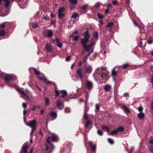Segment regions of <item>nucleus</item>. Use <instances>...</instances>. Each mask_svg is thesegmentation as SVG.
<instances>
[{
    "label": "nucleus",
    "mask_w": 153,
    "mask_h": 153,
    "mask_svg": "<svg viewBox=\"0 0 153 153\" xmlns=\"http://www.w3.org/2000/svg\"><path fill=\"white\" fill-rule=\"evenodd\" d=\"M94 36L95 39L93 38H90L88 32L87 31V56H89L93 51V46L98 39V32H95Z\"/></svg>",
    "instance_id": "nucleus-1"
},
{
    "label": "nucleus",
    "mask_w": 153,
    "mask_h": 153,
    "mask_svg": "<svg viewBox=\"0 0 153 153\" xmlns=\"http://www.w3.org/2000/svg\"><path fill=\"white\" fill-rule=\"evenodd\" d=\"M83 35L84 38L81 39V43L84 49L82 52V54L86 51V32H85Z\"/></svg>",
    "instance_id": "nucleus-2"
},
{
    "label": "nucleus",
    "mask_w": 153,
    "mask_h": 153,
    "mask_svg": "<svg viewBox=\"0 0 153 153\" xmlns=\"http://www.w3.org/2000/svg\"><path fill=\"white\" fill-rule=\"evenodd\" d=\"M33 70L35 74L37 75L39 79L41 80H44L45 82L47 81V80L45 79L43 74L40 73L39 71L36 70V68H34Z\"/></svg>",
    "instance_id": "nucleus-3"
},
{
    "label": "nucleus",
    "mask_w": 153,
    "mask_h": 153,
    "mask_svg": "<svg viewBox=\"0 0 153 153\" xmlns=\"http://www.w3.org/2000/svg\"><path fill=\"white\" fill-rule=\"evenodd\" d=\"M4 80L7 82H9L11 80H15L16 78L15 76H12L10 75L5 74L4 76Z\"/></svg>",
    "instance_id": "nucleus-4"
},
{
    "label": "nucleus",
    "mask_w": 153,
    "mask_h": 153,
    "mask_svg": "<svg viewBox=\"0 0 153 153\" xmlns=\"http://www.w3.org/2000/svg\"><path fill=\"white\" fill-rule=\"evenodd\" d=\"M78 33V30L77 29H76L75 31L73 33L72 35H71L69 36V38L71 37H73V40L74 41H76L79 39L78 36L77 35Z\"/></svg>",
    "instance_id": "nucleus-5"
},
{
    "label": "nucleus",
    "mask_w": 153,
    "mask_h": 153,
    "mask_svg": "<svg viewBox=\"0 0 153 153\" xmlns=\"http://www.w3.org/2000/svg\"><path fill=\"white\" fill-rule=\"evenodd\" d=\"M36 121L35 120H33L29 122L28 123L26 124V125L27 126H29L32 128H36Z\"/></svg>",
    "instance_id": "nucleus-6"
},
{
    "label": "nucleus",
    "mask_w": 153,
    "mask_h": 153,
    "mask_svg": "<svg viewBox=\"0 0 153 153\" xmlns=\"http://www.w3.org/2000/svg\"><path fill=\"white\" fill-rule=\"evenodd\" d=\"M56 106L57 109L59 110L62 109L64 106L63 102L60 100H59L57 101Z\"/></svg>",
    "instance_id": "nucleus-7"
},
{
    "label": "nucleus",
    "mask_w": 153,
    "mask_h": 153,
    "mask_svg": "<svg viewBox=\"0 0 153 153\" xmlns=\"http://www.w3.org/2000/svg\"><path fill=\"white\" fill-rule=\"evenodd\" d=\"M28 147V144L25 143L22 146L20 153H27V150Z\"/></svg>",
    "instance_id": "nucleus-8"
},
{
    "label": "nucleus",
    "mask_w": 153,
    "mask_h": 153,
    "mask_svg": "<svg viewBox=\"0 0 153 153\" xmlns=\"http://www.w3.org/2000/svg\"><path fill=\"white\" fill-rule=\"evenodd\" d=\"M82 72L83 70L81 68L78 69L76 71V74L81 79H82L83 76Z\"/></svg>",
    "instance_id": "nucleus-9"
},
{
    "label": "nucleus",
    "mask_w": 153,
    "mask_h": 153,
    "mask_svg": "<svg viewBox=\"0 0 153 153\" xmlns=\"http://www.w3.org/2000/svg\"><path fill=\"white\" fill-rule=\"evenodd\" d=\"M88 144L89 145L90 147L94 152H96V145H92V143L91 142H89L88 143Z\"/></svg>",
    "instance_id": "nucleus-10"
},
{
    "label": "nucleus",
    "mask_w": 153,
    "mask_h": 153,
    "mask_svg": "<svg viewBox=\"0 0 153 153\" xmlns=\"http://www.w3.org/2000/svg\"><path fill=\"white\" fill-rule=\"evenodd\" d=\"M45 48L47 51H50L52 49V46L49 43H47L45 44Z\"/></svg>",
    "instance_id": "nucleus-11"
},
{
    "label": "nucleus",
    "mask_w": 153,
    "mask_h": 153,
    "mask_svg": "<svg viewBox=\"0 0 153 153\" xmlns=\"http://www.w3.org/2000/svg\"><path fill=\"white\" fill-rule=\"evenodd\" d=\"M4 2V6L5 7L8 8L10 6V3L11 2L10 0H3Z\"/></svg>",
    "instance_id": "nucleus-12"
},
{
    "label": "nucleus",
    "mask_w": 153,
    "mask_h": 153,
    "mask_svg": "<svg viewBox=\"0 0 153 153\" xmlns=\"http://www.w3.org/2000/svg\"><path fill=\"white\" fill-rule=\"evenodd\" d=\"M16 90L18 92L20 93L22 95L24 96L27 98H29V97L25 94L23 91H22L19 88H16Z\"/></svg>",
    "instance_id": "nucleus-13"
},
{
    "label": "nucleus",
    "mask_w": 153,
    "mask_h": 153,
    "mask_svg": "<svg viewBox=\"0 0 153 153\" xmlns=\"http://www.w3.org/2000/svg\"><path fill=\"white\" fill-rule=\"evenodd\" d=\"M138 117L140 119H143L145 117V114L142 112H140L137 114Z\"/></svg>",
    "instance_id": "nucleus-14"
},
{
    "label": "nucleus",
    "mask_w": 153,
    "mask_h": 153,
    "mask_svg": "<svg viewBox=\"0 0 153 153\" xmlns=\"http://www.w3.org/2000/svg\"><path fill=\"white\" fill-rule=\"evenodd\" d=\"M92 83L90 82L87 81V88L90 90L92 89Z\"/></svg>",
    "instance_id": "nucleus-15"
},
{
    "label": "nucleus",
    "mask_w": 153,
    "mask_h": 153,
    "mask_svg": "<svg viewBox=\"0 0 153 153\" xmlns=\"http://www.w3.org/2000/svg\"><path fill=\"white\" fill-rule=\"evenodd\" d=\"M87 128L89 127L90 128H92V121L89 120H87Z\"/></svg>",
    "instance_id": "nucleus-16"
},
{
    "label": "nucleus",
    "mask_w": 153,
    "mask_h": 153,
    "mask_svg": "<svg viewBox=\"0 0 153 153\" xmlns=\"http://www.w3.org/2000/svg\"><path fill=\"white\" fill-rule=\"evenodd\" d=\"M50 116L53 119H55L57 117V114L56 112H52L49 114Z\"/></svg>",
    "instance_id": "nucleus-17"
},
{
    "label": "nucleus",
    "mask_w": 153,
    "mask_h": 153,
    "mask_svg": "<svg viewBox=\"0 0 153 153\" xmlns=\"http://www.w3.org/2000/svg\"><path fill=\"white\" fill-rule=\"evenodd\" d=\"M53 32L51 30H48L47 31V36L51 37L53 36Z\"/></svg>",
    "instance_id": "nucleus-18"
},
{
    "label": "nucleus",
    "mask_w": 153,
    "mask_h": 153,
    "mask_svg": "<svg viewBox=\"0 0 153 153\" xmlns=\"http://www.w3.org/2000/svg\"><path fill=\"white\" fill-rule=\"evenodd\" d=\"M51 139L53 141L56 142L58 140L59 138L57 135L54 134L52 136Z\"/></svg>",
    "instance_id": "nucleus-19"
},
{
    "label": "nucleus",
    "mask_w": 153,
    "mask_h": 153,
    "mask_svg": "<svg viewBox=\"0 0 153 153\" xmlns=\"http://www.w3.org/2000/svg\"><path fill=\"white\" fill-rule=\"evenodd\" d=\"M111 88V86L108 84H107L104 87V89L106 91H109Z\"/></svg>",
    "instance_id": "nucleus-20"
},
{
    "label": "nucleus",
    "mask_w": 153,
    "mask_h": 153,
    "mask_svg": "<svg viewBox=\"0 0 153 153\" xmlns=\"http://www.w3.org/2000/svg\"><path fill=\"white\" fill-rule=\"evenodd\" d=\"M60 92L62 94V95L61 96V97L62 98L64 97L67 95V91L65 90H61L60 91Z\"/></svg>",
    "instance_id": "nucleus-21"
},
{
    "label": "nucleus",
    "mask_w": 153,
    "mask_h": 153,
    "mask_svg": "<svg viewBox=\"0 0 153 153\" xmlns=\"http://www.w3.org/2000/svg\"><path fill=\"white\" fill-rule=\"evenodd\" d=\"M92 68L91 66H87V73H90L92 71Z\"/></svg>",
    "instance_id": "nucleus-22"
},
{
    "label": "nucleus",
    "mask_w": 153,
    "mask_h": 153,
    "mask_svg": "<svg viewBox=\"0 0 153 153\" xmlns=\"http://www.w3.org/2000/svg\"><path fill=\"white\" fill-rule=\"evenodd\" d=\"M56 41L57 42V46L59 48H61L62 47V44L60 42V40L59 39L57 38L56 39Z\"/></svg>",
    "instance_id": "nucleus-23"
},
{
    "label": "nucleus",
    "mask_w": 153,
    "mask_h": 153,
    "mask_svg": "<svg viewBox=\"0 0 153 153\" xmlns=\"http://www.w3.org/2000/svg\"><path fill=\"white\" fill-rule=\"evenodd\" d=\"M118 131L117 129L115 130H114V131H112L110 133L109 132V134L110 135H115L117 134L118 133Z\"/></svg>",
    "instance_id": "nucleus-24"
},
{
    "label": "nucleus",
    "mask_w": 153,
    "mask_h": 153,
    "mask_svg": "<svg viewBox=\"0 0 153 153\" xmlns=\"http://www.w3.org/2000/svg\"><path fill=\"white\" fill-rule=\"evenodd\" d=\"M123 108L124 109V111L125 112L128 113H129L130 112V110H129L126 105H123Z\"/></svg>",
    "instance_id": "nucleus-25"
},
{
    "label": "nucleus",
    "mask_w": 153,
    "mask_h": 153,
    "mask_svg": "<svg viewBox=\"0 0 153 153\" xmlns=\"http://www.w3.org/2000/svg\"><path fill=\"white\" fill-rule=\"evenodd\" d=\"M115 68H114L112 70V75L113 76H116L117 74V72L115 71Z\"/></svg>",
    "instance_id": "nucleus-26"
},
{
    "label": "nucleus",
    "mask_w": 153,
    "mask_h": 153,
    "mask_svg": "<svg viewBox=\"0 0 153 153\" xmlns=\"http://www.w3.org/2000/svg\"><path fill=\"white\" fill-rule=\"evenodd\" d=\"M78 16V15L77 13H74L72 15L71 18L73 19H75Z\"/></svg>",
    "instance_id": "nucleus-27"
},
{
    "label": "nucleus",
    "mask_w": 153,
    "mask_h": 153,
    "mask_svg": "<svg viewBox=\"0 0 153 153\" xmlns=\"http://www.w3.org/2000/svg\"><path fill=\"white\" fill-rule=\"evenodd\" d=\"M102 128L103 129H105L109 133V128L105 126H103L102 127Z\"/></svg>",
    "instance_id": "nucleus-28"
},
{
    "label": "nucleus",
    "mask_w": 153,
    "mask_h": 153,
    "mask_svg": "<svg viewBox=\"0 0 153 153\" xmlns=\"http://www.w3.org/2000/svg\"><path fill=\"white\" fill-rule=\"evenodd\" d=\"M5 34V31L4 30H0V36H3Z\"/></svg>",
    "instance_id": "nucleus-29"
},
{
    "label": "nucleus",
    "mask_w": 153,
    "mask_h": 153,
    "mask_svg": "<svg viewBox=\"0 0 153 153\" xmlns=\"http://www.w3.org/2000/svg\"><path fill=\"white\" fill-rule=\"evenodd\" d=\"M114 25V23L113 22H108L107 25V27L108 28L111 27Z\"/></svg>",
    "instance_id": "nucleus-30"
},
{
    "label": "nucleus",
    "mask_w": 153,
    "mask_h": 153,
    "mask_svg": "<svg viewBox=\"0 0 153 153\" xmlns=\"http://www.w3.org/2000/svg\"><path fill=\"white\" fill-rule=\"evenodd\" d=\"M118 132H122L123 131H124V128L123 127H118L117 128Z\"/></svg>",
    "instance_id": "nucleus-31"
},
{
    "label": "nucleus",
    "mask_w": 153,
    "mask_h": 153,
    "mask_svg": "<svg viewBox=\"0 0 153 153\" xmlns=\"http://www.w3.org/2000/svg\"><path fill=\"white\" fill-rule=\"evenodd\" d=\"M45 105L47 106L49 105V99L47 97L45 98Z\"/></svg>",
    "instance_id": "nucleus-32"
},
{
    "label": "nucleus",
    "mask_w": 153,
    "mask_h": 153,
    "mask_svg": "<svg viewBox=\"0 0 153 153\" xmlns=\"http://www.w3.org/2000/svg\"><path fill=\"white\" fill-rule=\"evenodd\" d=\"M69 0L73 5L76 4L77 2V0Z\"/></svg>",
    "instance_id": "nucleus-33"
},
{
    "label": "nucleus",
    "mask_w": 153,
    "mask_h": 153,
    "mask_svg": "<svg viewBox=\"0 0 153 153\" xmlns=\"http://www.w3.org/2000/svg\"><path fill=\"white\" fill-rule=\"evenodd\" d=\"M65 10V8L62 7L59 8L58 10V13H62Z\"/></svg>",
    "instance_id": "nucleus-34"
},
{
    "label": "nucleus",
    "mask_w": 153,
    "mask_h": 153,
    "mask_svg": "<svg viewBox=\"0 0 153 153\" xmlns=\"http://www.w3.org/2000/svg\"><path fill=\"white\" fill-rule=\"evenodd\" d=\"M100 3L97 2L94 4V7L95 8L97 9L100 7Z\"/></svg>",
    "instance_id": "nucleus-35"
},
{
    "label": "nucleus",
    "mask_w": 153,
    "mask_h": 153,
    "mask_svg": "<svg viewBox=\"0 0 153 153\" xmlns=\"http://www.w3.org/2000/svg\"><path fill=\"white\" fill-rule=\"evenodd\" d=\"M38 26V24L36 22H34L32 24V26L33 28L35 29Z\"/></svg>",
    "instance_id": "nucleus-36"
},
{
    "label": "nucleus",
    "mask_w": 153,
    "mask_h": 153,
    "mask_svg": "<svg viewBox=\"0 0 153 153\" xmlns=\"http://www.w3.org/2000/svg\"><path fill=\"white\" fill-rule=\"evenodd\" d=\"M108 74V72H106L105 73H103L102 74L101 77L103 79H104L105 78L106 76Z\"/></svg>",
    "instance_id": "nucleus-37"
},
{
    "label": "nucleus",
    "mask_w": 153,
    "mask_h": 153,
    "mask_svg": "<svg viewBox=\"0 0 153 153\" xmlns=\"http://www.w3.org/2000/svg\"><path fill=\"white\" fill-rule=\"evenodd\" d=\"M147 42L149 44H151L152 42V37H150L148 39Z\"/></svg>",
    "instance_id": "nucleus-38"
},
{
    "label": "nucleus",
    "mask_w": 153,
    "mask_h": 153,
    "mask_svg": "<svg viewBox=\"0 0 153 153\" xmlns=\"http://www.w3.org/2000/svg\"><path fill=\"white\" fill-rule=\"evenodd\" d=\"M108 141L109 143H110L111 144H113L114 143V141L111 138H108Z\"/></svg>",
    "instance_id": "nucleus-39"
},
{
    "label": "nucleus",
    "mask_w": 153,
    "mask_h": 153,
    "mask_svg": "<svg viewBox=\"0 0 153 153\" xmlns=\"http://www.w3.org/2000/svg\"><path fill=\"white\" fill-rule=\"evenodd\" d=\"M58 15L59 18L62 19L64 16V15L62 13H58Z\"/></svg>",
    "instance_id": "nucleus-40"
},
{
    "label": "nucleus",
    "mask_w": 153,
    "mask_h": 153,
    "mask_svg": "<svg viewBox=\"0 0 153 153\" xmlns=\"http://www.w3.org/2000/svg\"><path fill=\"white\" fill-rule=\"evenodd\" d=\"M69 25L68 26V27L69 28L73 26V22H69Z\"/></svg>",
    "instance_id": "nucleus-41"
},
{
    "label": "nucleus",
    "mask_w": 153,
    "mask_h": 153,
    "mask_svg": "<svg viewBox=\"0 0 153 153\" xmlns=\"http://www.w3.org/2000/svg\"><path fill=\"white\" fill-rule=\"evenodd\" d=\"M5 25L4 23H3L0 25V28L1 29L5 27Z\"/></svg>",
    "instance_id": "nucleus-42"
},
{
    "label": "nucleus",
    "mask_w": 153,
    "mask_h": 153,
    "mask_svg": "<svg viewBox=\"0 0 153 153\" xmlns=\"http://www.w3.org/2000/svg\"><path fill=\"white\" fill-rule=\"evenodd\" d=\"M129 66V65L128 64H124L123 65V68L124 69H125L126 68L128 67Z\"/></svg>",
    "instance_id": "nucleus-43"
},
{
    "label": "nucleus",
    "mask_w": 153,
    "mask_h": 153,
    "mask_svg": "<svg viewBox=\"0 0 153 153\" xmlns=\"http://www.w3.org/2000/svg\"><path fill=\"white\" fill-rule=\"evenodd\" d=\"M86 108V104H85V111L84 112V119L85 120H86V114L85 111Z\"/></svg>",
    "instance_id": "nucleus-44"
},
{
    "label": "nucleus",
    "mask_w": 153,
    "mask_h": 153,
    "mask_svg": "<svg viewBox=\"0 0 153 153\" xmlns=\"http://www.w3.org/2000/svg\"><path fill=\"white\" fill-rule=\"evenodd\" d=\"M70 109L68 108H66L65 109V112L67 113L70 112Z\"/></svg>",
    "instance_id": "nucleus-45"
},
{
    "label": "nucleus",
    "mask_w": 153,
    "mask_h": 153,
    "mask_svg": "<svg viewBox=\"0 0 153 153\" xmlns=\"http://www.w3.org/2000/svg\"><path fill=\"white\" fill-rule=\"evenodd\" d=\"M36 130L35 128H32L31 131V133H30V135H31V137H32V134L33 133V131Z\"/></svg>",
    "instance_id": "nucleus-46"
},
{
    "label": "nucleus",
    "mask_w": 153,
    "mask_h": 153,
    "mask_svg": "<svg viewBox=\"0 0 153 153\" xmlns=\"http://www.w3.org/2000/svg\"><path fill=\"white\" fill-rule=\"evenodd\" d=\"M97 132L98 134L100 135H102L103 134L101 130H98Z\"/></svg>",
    "instance_id": "nucleus-47"
},
{
    "label": "nucleus",
    "mask_w": 153,
    "mask_h": 153,
    "mask_svg": "<svg viewBox=\"0 0 153 153\" xmlns=\"http://www.w3.org/2000/svg\"><path fill=\"white\" fill-rule=\"evenodd\" d=\"M97 16L98 18L100 19H102L103 18V16L99 13L97 14Z\"/></svg>",
    "instance_id": "nucleus-48"
},
{
    "label": "nucleus",
    "mask_w": 153,
    "mask_h": 153,
    "mask_svg": "<svg viewBox=\"0 0 153 153\" xmlns=\"http://www.w3.org/2000/svg\"><path fill=\"white\" fill-rule=\"evenodd\" d=\"M149 143H150L153 144V137H150V139L149 140Z\"/></svg>",
    "instance_id": "nucleus-49"
},
{
    "label": "nucleus",
    "mask_w": 153,
    "mask_h": 153,
    "mask_svg": "<svg viewBox=\"0 0 153 153\" xmlns=\"http://www.w3.org/2000/svg\"><path fill=\"white\" fill-rule=\"evenodd\" d=\"M138 110L140 112H142V111L143 110V108L142 107H140L139 108Z\"/></svg>",
    "instance_id": "nucleus-50"
},
{
    "label": "nucleus",
    "mask_w": 153,
    "mask_h": 153,
    "mask_svg": "<svg viewBox=\"0 0 153 153\" xmlns=\"http://www.w3.org/2000/svg\"><path fill=\"white\" fill-rule=\"evenodd\" d=\"M95 107L96 109L98 110H99L100 109V106L98 105H95Z\"/></svg>",
    "instance_id": "nucleus-51"
},
{
    "label": "nucleus",
    "mask_w": 153,
    "mask_h": 153,
    "mask_svg": "<svg viewBox=\"0 0 153 153\" xmlns=\"http://www.w3.org/2000/svg\"><path fill=\"white\" fill-rule=\"evenodd\" d=\"M71 59V57L68 56L66 59V60L67 61H69Z\"/></svg>",
    "instance_id": "nucleus-52"
},
{
    "label": "nucleus",
    "mask_w": 153,
    "mask_h": 153,
    "mask_svg": "<svg viewBox=\"0 0 153 153\" xmlns=\"http://www.w3.org/2000/svg\"><path fill=\"white\" fill-rule=\"evenodd\" d=\"M112 3L114 5H117V2L116 0H114L113 1Z\"/></svg>",
    "instance_id": "nucleus-53"
},
{
    "label": "nucleus",
    "mask_w": 153,
    "mask_h": 153,
    "mask_svg": "<svg viewBox=\"0 0 153 153\" xmlns=\"http://www.w3.org/2000/svg\"><path fill=\"white\" fill-rule=\"evenodd\" d=\"M134 149L133 147H131V150L128 152V153H131L134 150Z\"/></svg>",
    "instance_id": "nucleus-54"
},
{
    "label": "nucleus",
    "mask_w": 153,
    "mask_h": 153,
    "mask_svg": "<svg viewBox=\"0 0 153 153\" xmlns=\"http://www.w3.org/2000/svg\"><path fill=\"white\" fill-rule=\"evenodd\" d=\"M50 139V137H48L47 139V141L48 143L49 144H50V141H49Z\"/></svg>",
    "instance_id": "nucleus-55"
},
{
    "label": "nucleus",
    "mask_w": 153,
    "mask_h": 153,
    "mask_svg": "<svg viewBox=\"0 0 153 153\" xmlns=\"http://www.w3.org/2000/svg\"><path fill=\"white\" fill-rule=\"evenodd\" d=\"M149 150L152 153H153V146H151Z\"/></svg>",
    "instance_id": "nucleus-56"
},
{
    "label": "nucleus",
    "mask_w": 153,
    "mask_h": 153,
    "mask_svg": "<svg viewBox=\"0 0 153 153\" xmlns=\"http://www.w3.org/2000/svg\"><path fill=\"white\" fill-rule=\"evenodd\" d=\"M22 106L24 108H26V107H27V105L25 103H23L22 104Z\"/></svg>",
    "instance_id": "nucleus-57"
},
{
    "label": "nucleus",
    "mask_w": 153,
    "mask_h": 153,
    "mask_svg": "<svg viewBox=\"0 0 153 153\" xmlns=\"http://www.w3.org/2000/svg\"><path fill=\"white\" fill-rule=\"evenodd\" d=\"M56 96H57L59 94V92L56 90H55Z\"/></svg>",
    "instance_id": "nucleus-58"
},
{
    "label": "nucleus",
    "mask_w": 153,
    "mask_h": 153,
    "mask_svg": "<svg viewBox=\"0 0 153 153\" xmlns=\"http://www.w3.org/2000/svg\"><path fill=\"white\" fill-rule=\"evenodd\" d=\"M70 9H71V10H74V8H75V7L74 6H71L70 7Z\"/></svg>",
    "instance_id": "nucleus-59"
},
{
    "label": "nucleus",
    "mask_w": 153,
    "mask_h": 153,
    "mask_svg": "<svg viewBox=\"0 0 153 153\" xmlns=\"http://www.w3.org/2000/svg\"><path fill=\"white\" fill-rule=\"evenodd\" d=\"M128 95V94L127 93H125L124 94V97H126Z\"/></svg>",
    "instance_id": "nucleus-60"
},
{
    "label": "nucleus",
    "mask_w": 153,
    "mask_h": 153,
    "mask_svg": "<svg viewBox=\"0 0 153 153\" xmlns=\"http://www.w3.org/2000/svg\"><path fill=\"white\" fill-rule=\"evenodd\" d=\"M36 109V106H35V105H34L33 106V108H32L31 109V110L32 111H34V110Z\"/></svg>",
    "instance_id": "nucleus-61"
},
{
    "label": "nucleus",
    "mask_w": 153,
    "mask_h": 153,
    "mask_svg": "<svg viewBox=\"0 0 153 153\" xmlns=\"http://www.w3.org/2000/svg\"><path fill=\"white\" fill-rule=\"evenodd\" d=\"M82 10L84 11L86 9V7L85 6H83L82 7Z\"/></svg>",
    "instance_id": "nucleus-62"
},
{
    "label": "nucleus",
    "mask_w": 153,
    "mask_h": 153,
    "mask_svg": "<svg viewBox=\"0 0 153 153\" xmlns=\"http://www.w3.org/2000/svg\"><path fill=\"white\" fill-rule=\"evenodd\" d=\"M151 82L152 83V85H153V76H152V78L151 79Z\"/></svg>",
    "instance_id": "nucleus-63"
},
{
    "label": "nucleus",
    "mask_w": 153,
    "mask_h": 153,
    "mask_svg": "<svg viewBox=\"0 0 153 153\" xmlns=\"http://www.w3.org/2000/svg\"><path fill=\"white\" fill-rule=\"evenodd\" d=\"M44 18L45 20L48 19H49V17L48 16H44Z\"/></svg>",
    "instance_id": "nucleus-64"
}]
</instances>
